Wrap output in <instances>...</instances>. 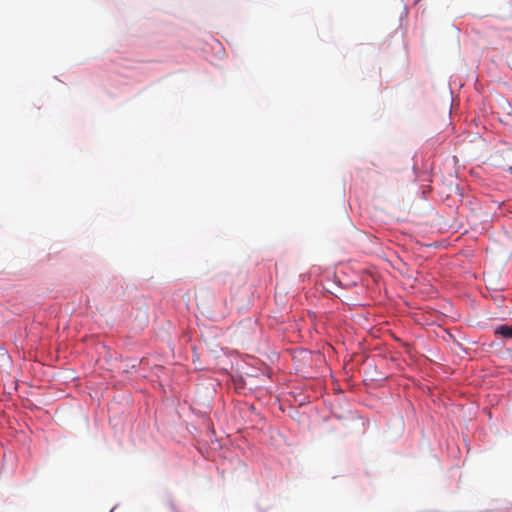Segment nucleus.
Wrapping results in <instances>:
<instances>
[{
    "label": "nucleus",
    "instance_id": "f257e3e1",
    "mask_svg": "<svg viewBox=\"0 0 512 512\" xmlns=\"http://www.w3.org/2000/svg\"><path fill=\"white\" fill-rule=\"evenodd\" d=\"M495 334L499 335L503 338H506V339H512V324L511 325H507V324L499 325L495 329Z\"/></svg>",
    "mask_w": 512,
    "mask_h": 512
}]
</instances>
